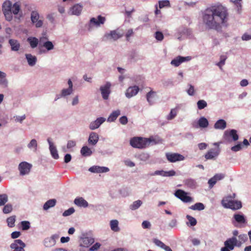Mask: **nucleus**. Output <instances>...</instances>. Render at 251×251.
<instances>
[{"instance_id": "nucleus-39", "label": "nucleus", "mask_w": 251, "mask_h": 251, "mask_svg": "<svg viewBox=\"0 0 251 251\" xmlns=\"http://www.w3.org/2000/svg\"><path fill=\"white\" fill-rule=\"evenodd\" d=\"M110 227L114 231H119L120 229L118 227V221L116 220H113L110 221Z\"/></svg>"}, {"instance_id": "nucleus-60", "label": "nucleus", "mask_w": 251, "mask_h": 251, "mask_svg": "<svg viewBox=\"0 0 251 251\" xmlns=\"http://www.w3.org/2000/svg\"><path fill=\"white\" fill-rule=\"evenodd\" d=\"M142 226L143 228H150L151 227V224L149 221H144L142 224Z\"/></svg>"}, {"instance_id": "nucleus-33", "label": "nucleus", "mask_w": 251, "mask_h": 251, "mask_svg": "<svg viewBox=\"0 0 251 251\" xmlns=\"http://www.w3.org/2000/svg\"><path fill=\"white\" fill-rule=\"evenodd\" d=\"M27 41L32 49L36 48L39 43V40L36 37H29L27 38Z\"/></svg>"}, {"instance_id": "nucleus-53", "label": "nucleus", "mask_w": 251, "mask_h": 251, "mask_svg": "<svg viewBox=\"0 0 251 251\" xmlns=\"http://www.w3.org/2000/svg\"><path fill=\"white\" fill-rule=\"evenodd\" d=\"M153 243L158 247L164 249V247L165 246V244H164L162 241L160 240L157 239H154L153 240Z\"/></svg>"}, {"instance_id": "nucleus-29", "label": "nucleus", "mask_w": 251, "mask_h": 251, "mask_svg": "<svg viewBox=\"0 0 251 251\" xmlns=\"http://www.w3.org/2000/svg\"><path fill=\"white\" fill-rule=\"evenodd\" d=\"M56 202L55 199H51L48 201L44 204L43 209L45 210L49 209L50 208L52 207L55 206Z\"/></svg>"}, {"instance_id": "nucleus-6", "label": "nucleus", "mask_w": 251, "mask_h": 251, "mask_svg": "<svg viewBox=\"0 0 251 251\" xmlns=\"http://www.w3.org/2000/svg\"><path fill=\"white\" fill-rule=\"evenodd\" d=\"M165 155L166 158L170 162L182 161L185 158L182 155L178 153L167 152Z\"/></svg>"}, {"instance_id": "nucleus-21", "label": "nucleus", "mask_w": 251, "mask_h": 251, "mask_svg": "<svg viewBox=\"0 0 251 251\" xmlns=\"http://www.w3.org/2000/svg\"><path fill=\"white\" fill-rule=\"evenodd\" d=\"M48 142L50 145V153L53 158L57 159L59 158V155L57 152L56 147L54 146L53 144L50 141V139H48Z\"/></svg>"}, {"instance_id": "nucleus-52", "label": "nucleus", "mask_w": 251, "mask_h": 251, "mask_svg": "<svg viewBox=\"0 0 251 251\" xmlns=\"http://www.w3.org/2000/svg\"><path fill=\"white\" fill-rule=\"evenodd\" d=\"M73 92V89H71L69 88L68 89H63L61 92V96L65 97L66 96L72 94Z\"/></svg>"}, {"instance_id": "nucleus-22", "label": "nucleus", "mask_w": 251, "mask_h": 251, "mask_svg": "<svg viewBox=\"0 0 251 251\" xmlns=\"http://www.w3.org/2000/svg\"><path fill=\"white\" fill-rule=\"evenodd\" d=\"M47 39H48V38L46 37H41L40 38L39 42H40V44H41L43 42V46L44 47H45L47 50H50L53 49L54 46H53L52 43L49 41L43 42L44 40H47Z\"/></svg>"}, {"instance_id": "nucleus-10", "label": "nucleus", "mask_w": 251, "mask_h": 251, "mask_svg": "<svg viewBox=\"0 0 251 251\" xmlns=\"http://www.w3.org/2000/svg\"><path fill=\"white\" fill-rule=\"evenodd\" d=\"M191 59V56L182 57L178 56L171 61V64L175 67H178L182 63L190 61Z\"/></svg>"}, {"instance_id": "nucleus-61", "label": "nucleus", "mask_w": 251, "mask_h": 251, "mask_svg": "<svg viewBox=\"0 0 251 251\" xmlns=\"http://www.w3.org/2000/svg\"><path fill=\"white\" fill-rule=\"evenodd\" d=\"M100 246V244L99 243H96L93 245L89 249L90 251H96L98 250Z\"/></svg>"}, {"instance_id": "nucleus-26", "label": "nucleus", "mask_w": 251, "mask_h": 251, "mask_svg": "<svg viewBox=\"0 0 251 251\" xmlns=\"http://www.w3.org/2000/svg\"><path fill=\"white\" fill-rule=\"evenodd\" d=\"M226 126V122L223 119L218 120L214 125V128L215 129H224Z\"/></svg>"}, {"instance_id": "nucleus-34", "label": "nucleus", "mask_w": 251, "mask_h": 251, "mask_svg": "<svg viewBox=\"0 0 251 251\" xmlns=\"http://www.w3.org/2000/svg\"><path fill=\"white\" fill-rule=\"evenodd\" d=\"M184 184L191 188H195L196 187V181L191 178H188L184 181Z\"/></svg>"}, {"instance_id": "nucleus-19", "label": "nucleus", "mask_w": 251, "mask_h": 251, "mask_svg": "<svg viewBox=\"0 0 251 251\" xmlns=\"http://www.w3.org/2000/svg\"><path fill=\"white\" fill-rule=\"evenodd\" d=\"M233 218L235 220V222L241 225L243 224L245 225L247 223L246 218L243 214H235L233 215ZM242 226H240L239 227Z\"/></svg>"}, {"instance_id": "nucleus-64", "label": "nucleus", "mask_w": 251, "mask_h": 251, "mask_svg": "<svg viewBox=\"0 0 251 251\" xmlns=\"http://www.w3.org/2000/svg\"><path fill=\"white\" fill-rule=\"evenodd\" d=\"M119 121L121 124L125 125L127 123L128 120L126 116H124L119 119Z\"/></svg>"}, {"instance_id": "nucleus-46", "label": "nucleus", "mask_w": 251, "mask_h": 251, "mask_svg": "<svg viewBox=\"0 0 251 251\" xmlns=\"http://www.w3.org/2000/svg\"><path fill=\"white\" fill-rule=\"evenodd\" d=\"M207 105V102L204 100H200L197 102V106L199 109H202Z\"/></svg>"}, {"instance_id": "nucleus-62", "label": "nucleus", "mask_w": 251, "mask_h": 251, "mask_svg": "<svg viewBox=\"0 0 251 251\" xmlns=\"http://www.w3.org/2000/svg\"><path fill=\"white\" fill-rule=\"evenodd\" d=\"M76 143L75 141L73 140H69L68 141L67 145V148L68 149H71L72 148L74 147L75 146Z\"/></svg>"}, {"instance_id": "nucleus-9", "label": "nucleus", "mask_w": 251, "mask_h": 251, "mask_svg": "<svg viewBox=\"0 0 251 251\" xmlns=\"http://www.w3.org/2000/svg\"><path fill=\"white\" fill-rule=\"evenodd\" d=\"M111 83L107 82L106 84L100 87L102 97L104 100H107L110 93Z\"/></svg>"}, {"instance_id": "nucleus-44", "label": "nucleus", "mask_w": 251, "mask_h": 251, "mask_svg": "<svg viewBox=\"0 0 251 251\" xmlns=\"http://www.w3.org/2000/svg\"><path fill=\"white\" fill-rule=\"evenodd\" d=\"M170 1L168 0H164L159 1V7L160 8H162L165 7H170Z\"/></svg>"}, {"instance_id": "nucleus-57", "label": "nucleus", "mask_w": 251, "mask_h": 251, "mask_svg": "<svg viewBox=\"0 0 251 251\" xmlns=\"http://www.w3.org/2000/svg\"><path fill=\"white\" fill-rule=\"evenodd\" d=\"M5 19L8 21H11L13 19L12 13V12H3Z\"/></svg>"}, {"instance_id": "nucleus-24", "label": "nucleus", "mask_w": 251, "mask_h": 251, "mask_svg": "<svg viewBox=\"0 0 251 251\" xmlns=\"http://www.w3.org/2000/svg\"><path fill=\"white\" fill-rule=\"evenodd\" d=\"M82 10V6L79 4L74 5L71 9L72 13L73 15H79Z\"/></svg>"}, {"instance_id": "nucleus-54", "label": "nucleus", "mask_w": 251, "mask_h": 251, "mask_svg": "<svg viewBox=\"0 0 251 251\" xmlns=\"http://www.w3.org/2000/svg\"><path fill=\"white\" fill-rule=\"evenodd\" d=\"M94 239L93 238H85L83 240V243L86 245L87 247L92 244L94 243Z\"/></svg>"}, {"instance_id": "nucleus-38", "label": "nucleus", "mask_w": 251, "mask_h": 251, "mask_svg": "<svg viewBox=\"0 0 251 251\" xmlns=\"http://www.w3.org/2000/svg\"><path fill=\"white\" fill-rule=\"evenodd\" d=\"M15 221H16V216L13 215V216L8 217L6 220L7 226L9 227H14L15 226Z\"/></svg>"}, {"instance_id": "nucleus-47", "label": "nucleus", "mask_w": 251, "mask_h": 251, "mask_svg": "<svg viewBox=\"0 0 251 251\" xmlns=\"http://www.w3.org/2000/svg\"><path fill=\"white\" fill-rule=\"evenodd\" d=\"M21 226L22 230H27L30 228V223L26 221H22L21 222Z\"/></svg>"}, {"instance_id": "nucleus-20", "label": "nucleus", "mask_w": 251, "mask_h": 251, "mask_svg": "<svg viewBox=\"0 0 251 251\" xmlns=\"http://www.w3.org/2000/svg\"><path fill=\"white\" fill-rule=\"evenodd\" d=\"M99 139V135L97 133L91 132L88 138V143L91 145L94 146L98 143Z\"/></svg>"}, {"instance_id": "nucleus-7", "label": "nucleus", "mask_w": 251, "mask_h": 251, "mask_svg": "<svg viewBox=\"0 0 251 251\" xmlns=\"http://www.w3.org/2000/svg\"><path fill=\"white\" fill-rule=\"evenodd\" d=\"M187 193L186 192L180 189L177 190L175 193L176 197L184 202H189L192 201V198L191 197L187 196Z\"/></svg>"}, {"instance_id": "nucleus-49", "label": "nucleus", "mask_w": 251, "mask_h": 251, "mask_svg": "<svg viewBox=\"0 0 251 251\" xmlns=\"http://www.w3.org/2000/svg\"><path fill=\"white\" fill-rule=\"evenodd\" d=\"M109 35L114 40H116L122 37V35H120L116 30L111 31Z\"/></svg>"}, {"instance_id": "nucleus-59", "label": "nucleus", "mask_w": 251, "mask_h": 251, "mask_svg": "<svg viewBox=\"0 0 251 251\" xmlns=\"http://www.w3.org/2000/svg\"><path fill=\"white\" fill-rule=\"evenodd\" d=\"M217 180L216 179V178L214 177V176L212 177V178H211L209 180H208V184L209 185V187L210 188H212V187H213V186L216 184V183L217 182Z\"/></svg>"}, {"instance_id": "nucleus-4", "label": "nucleus", "mask_w": 251, "mask_h": 251, "mask_svg": "<svg viewBox=\"0 0 251 251\" xmlns=\"http://www.w3.org/2000/svg\"><path fill=\"white\" fill-rule=\"evenodd\" d=\"M220 152V149L218 146L215 148L210 149L204 155V157L206 160L213 159L215 160Z\"/></svg>"}, {"instance_id": "nucleus-43", "label": "nucleus", "mask_w": 251, "mask_h": 251, "mask_svg": "<svg viewBox=\"0 0 251 251\" xmlns=\"http://www.w3.org/2000/svg\"><path fill=\"white\" fill-rule=\"evenodd\" d=\"M27 147L29 149L33 148L34 151H37V143L35 139H32L30 143L28 144Z\"/></svg>"}, {"instance_id": "nucleus-63", "label": "nucleus", "mask_w": 251, "mask_h": 251, "mask_svg": "<svg viewBox=\"0 0 251 251\" xmlns=\"http://www.w3.org/2000/svg\"><path fill=\"white\" fill-rule=\"evenodd\" d=\"M187 93L190 96H193L195 93V90L194 86L191 84H189V88L187 90Z\"/></svg>"}, {"instance_id": "nucleus-41", "label": "nucleus", "mask_w": 251, "mask_h": 251, "mask_svg": "<svg viewBox=\"0 0 251 251\" xmlns=\"http://www.w3.org/2000/svg\"><path fill=\"white\" fill-rule=\"evenodd\" d=\"M177 113V111L176 108L172 109L171 110L170 114L167 116V119L168 120H171L173 119L176 116Z\"/></svg>"}, {"instance_id": "nucleus-1", "label": "nucleus", "mask_w": 251, "mask_h": 251, "mask_svg": "<svg viewBox=\"0 0 251 251\" xmlns=\"http://www.w3.org/2000/svg\"><path fill=\"white\" fill-rule=\"evenodd\" d=\"M228 17L227 8L221 4L211 5L202 12L203 24L210 29L218 30L226 26Z\"/></svg>"}, {"instance_id": "nucleus-15", "label": "nucleus", "mask_w": 251, "mask_h": 251, "mask_svg": "<svg viewBox=\"0 0 251 251\" xmlns=\"http://www.w3.org/2000/svg\"><path fill=\"white\" fill-rule=\"evenodd\" d=\"M139 89L137 86H133L128 87L126 91V96L128 98H130L135 96L139 92Z\"/></svg>"}, {"instance_id": "nucleus-58", "label": "nucleus", "mask_w": 251, "mask_h": 251, "mask_svg": "<svg viewBox=\"0 0 251 251\" xmlns=\"http://www.w3.org/2000/svg\"><path fill=\"white\" fill-rule=\"evenodd\" d=\"M242 148V145L241 143L238 144L237 145L232 147L231 150L233 151L236 152L241 150Z\"/></svg>"}, {"instance_id": "nucleus-40", "label": "nucleus", "mask_w": 251, "mask_h": 251, "mask_svg": "<svg viewBox=\"0 0 251 251\" xmlns=\"http://www.w3.org/2000/svg\"><path fill=\"white\" fill-rule=\"evenodd\" d=\"M142 202L140 200H137L133 202V203L130 205V208L131 210H136L138 209L142 204Z\"/></svg>"}, {"instance_id": "nucleus-42", "label": "nucleus", "mask_w": 251, "mask_h": 251, "mask_svg": "<svg viewBox=\"0 0 251 251\" xmlns=\"http://www.w3.org/2000/svg\"><path fill=\"white\" fill-rule=\"evenodd\" d=\"M8 201V196L6 194L0 195V206L4 205Z\"/></svg>"}, {"instance_id": "nucleus-55", "label": "nucleus", "mask_w": 251, "mask_h": 251, "mask_svg": "<svg viewBox=\"0 0 251 251\" xmlns=\"http://www.w3.org/2000/svg\"><path fill=\"white\" fill-rule=\"evenodd\" d=\"M155 37L158 41H162L164 38V35L161 32L156 31L155 33Z\"/></svg>"}, {"instance_id": "nucleus-37", "label": "nucleus", "mask_w": 251, "mask_h": 251, "mask_svg": "<svg viewBox=\"0 0 251 251\" xmlns=\"http://www.w3.org/2000/svg\"><path fill=\"white\" fill-rule=\"evenodd\" d=\"M21 9V5L19 2H16L12 5V13L14 15H17Z\"/></svg>"}, {"instance_id": "nucleus-28", "label": "nucleus", "mask_w": 251, "mask_h": 251, "mask_svg": "<svg viewBox=\"0 0 251 251\" xmlns=\"http://www.w3.org/2000/svg\"><path fill=\"white\" fill-rule=\"evenodd\" d=\"M25 56L29 65L33 66L36 64L37 61L36 56H33L31 54H26Z\"/></svg>"}, {"instance_id": "nucleus-12", "label": "nucleus", "mask_w": 251, "mask_h": 251, "mask_svg": "<svg viewBox=\"0 0 251 251\" xmlns=\"http://www.w3.org/2000/svg\"><path fill=\"white\" fill-rule=\"evenodd\" d=\"M106 19L104 17L100 15L98 16L97 19L95 18H92L90 20V25H95L99 27L100 25H103L105 23Z\"/></svg>"}, {"instance_id": "nucleus-14", "label": "nucleus", "mask_w": 251, "mask_h": 251, "mask_svg": "<svg viewBox=\"0 0 251 251\" xmlns=\"http://www.w3.org/2000/svg\"><path fill=\"white\" fill-rule=\"evenodd\" d=\"M224 245L231 250H233L235 246H238V242L236 237H232L227 239L225 242Z\"/></svg>"}, {"instance_id": "nucleus-3", "label": "nucleus", "mask_w": 251, "mask_h": 251, "mask_svg": "<svg viewBox=\"0 0 251 251\" xmlns=\"http://www.w3.org/2000/svg\"><path fill=\"white\" fill-rule=\"evenodd\" d=\"M223 205L227 208L233 210L239 209L242 207V203L240 201H234L231 200H223L222 201Z\"/></svg>"}, {"instance_id": "nucleus-31", "label": "nucleus", "mask_w": 251, "mask_h": 251, "mask_svg": "<svg viewBox=\"0 0 251 251\" xmlns=\"http://www.w3.org/2000/svg\"><path fill=\"white\" fill-rule=\"evenodd\" d=\"M3 12H12V3L10 1H6L2 4Z\"/></svg>"}, {"instance_id": "nucleus-25", "label": "nucleus", "mask_w": 251, "mask_h": 251, "mask_svg": "<svg viewBox=\"0 0 251 251\" xmlns=\"http://www.w3.org/2000/svg\"><path fill=\"white\" fill-rule=\"evenodd\" d=\"M9 43L11 46L12 50H19L20 48V44L17 40L14 39H10L9 40Z\"/></svg>"}, {"instance_id": "nucleus-48", "label": "nucleus", "mask_w": 251, "mask_h": 251, "mask_svg": "<svg viewBox=\"0 0 251 251\" xmlns=\"http://www.w3.org/2000/svg\"><path fill=\"white\" fill-rule=\"evenodd\" d=\"M186 218L188 220L190 226H195V225H196L197 222L196 219L195 218L192 217L191 216L187 215L186 216Z\"/></svg>"}, {"instance_id": "nucleus-35", "label": "nucleus", "mask_w": 251, "mask_h": 251, "mask_svg": "<svg viewBox=\"0 0 251 251\" xmlns=\"http://www.w3.org/2000/svg\"><path fill=\"white\" fill-rule=\"evenodd\" d=\"M198 125L200 127L205 128L208 126V122L205 118L202 117L199 120Z\"/></svg>"}, {"instance_id": "nucleus-11", "label": "nucleus", "mask_w": 251, "mask_h": 251, "mask_svg": "<svg viewBox=\"0 0 251 251\" xmlns=\"http://www.w3.org/2000/svg\"><path fill=\"white\" fill-rule=\"evenodd\" d=\"M231 137L234 141L238 140L239 138L237 131L235 129H231L230 130H226L224 133V138L225 140H229V138Z\"/></svg>"}, {"instance_id": "nucleus-50", "label": "nucleus", "mask_w": 251, "mask_h": 251, "mask_svg": "<svg viewBox=\"0 0 251 251\" xmlns=\"http://www.w3.org/2000/svg\"><path fill=\"white\" fill-rule=\"evenodd\" d=\"M12 210V206L10 204H7L4 206L3 208V212L5 214H8Z\"/></svg>"}, {"instance_id": "nucleus-45", "label": "nucleus", "mask_w": 251, "mask_h": 251, "mask_svg": "<svg viewBox=\"0 0 251 251\" xmlns=\"http://www.w3.org/2000/svg\"><path fill=\"white\" fill-rule=\"evenodd\" d=\"M239 242H238V247H240L241 244L245 243L248 239L247 235L246 234H241L238 236Z\"/></svg>"}, {"instance_id": "nucleus-51", "label": "nucleus", "mask_w": 251, "mask_h": 251, "mask_svg": "<svg viewBox=\"0 0 251 251\" xmlns=\"http://www.w3.org/2000/svg\"><path fill=\"white\" fill-rule=\"evenodd\" d=\"M226 59V56L222 55L220 57V61L217 64V65L220 67V68L222 70V66L225 64V61Z\"/></svg>"}, {"instance_id": "nucleus-8", "label": "nucleus", "mask_w": 251, "mask_h": 251, "mask_svg": "<svg viewBox=\"0 0 251 251\" xmlns=\"http://www.w3.org/2000/svg\"><path fill=\"white\" fill-rule=\"evenodd\" d=\"M25 244L20 239L15 240L10 245V248L13 251H25Z\"/></svg>"}, {"instance_id": "nucleus-56", "label": "nucleus", "mask_w": 251, "mask_h": 251, "mask_svg": "<svg viewBox=\"0 0 251 251\" xmlns=\"http://www.w3.org/2000/svg\"><path fill=\"white\" fill-rule=\"evenodd\" d=\"M74 212H75V209H74V208H73V207L70 208L69 209H68V210H65L63 212V216L66 217V216H68L71 215Z\"/></svg>"}, {"instance_id": "nucleus-36", "label": "nucleus", "mask_w": 251, "mask_h": 251, "mask_svg": "<svg viewBox=\"0 0 251 251\" xmlns=\"http://www.w3.org/2000/svg\"><path fill=\"white\" fill-rule=\"evenodd\" d=\"M189 208L193 210H202L204 209V205L201 202H197L194 205H191Z\"/></svg>"}, {"instance_id": "nucleus-17", "label": "nucleus", "mask_w": 251, "mask_h": 251, "mask_svg": "<svg viewBox=\"0 0 251 251\" xmlns=\"http://www.w3.org/2000/svg\"><path fill=\"white\" fill-rule=\"evenodd\" d=\"M59 237L57 234L51 236L50 238H47L44 240V245L47 247H50L53 246L55 243V240Z\"/></svg>"}, {"instance_id": "nucleus-30", "label": "nucleus", "mask_w": 251, "mask_h": 251, "mask_svg": "<svg viewBox=\"0 0 251 251\" xmlns=\"http://www.w3.org/2000/svg\"><path fill=\"white\" fill-rule=\"evenodd\" d=\"M156 95V92L152 90H151L148 92L146 95L147 100L149 103L150 105H152L153 103V100L154 98Z\"/></svg>"}, {"instance_id": "nucleus-16", "label": "nucleus", "mask_w": 251, "mask_h": 251, "mask_svg": "<svg viewBox=\"0 0 251 251\" xmlns=\"http://www.w3.org/2000/svg\"><path fill=\"white\" fill-rule=\"evenodd\" d=\"M105 121V119L103 117L98 118L95 120L91 122L89 125V128L91 130H94L98 128Z\"/></svg>"}, {"instance_id": "nucleus-32", "label": "nucleus", "mask_w": 251, "mask_h": 251, "mask_svg": "<svg viewBox=\"0 0 251 251\" xmlns=\"http://www.w3.org/2000/svg\"><path fill=\"white\" fill-rule=\"evenodd\" d=\"M80 152L84 156H89L92 154V151L87 146H83L80 150Z\"/></svg>"}, {"instance_id": "nucleus-2", "label": "nucleus", "mask_w": 251, "mask_h": 251, "mask_svg": "<svg viewBox=\"0 0 251 251\" xmlns=\"http://www.w3.org/2000/svg\"><path fill=\"white\" fill-rule=\"evenodd\" d=\"M152 143H154V140L152 138H142L135 137L130 140V144L133 148L143 149L149 146Z\"/></svg>"}, {"instance_id": "nucleus-23", "label": "nucleus", "mask_w": 251, "mask_h": 251, "mask_svg": "<svg viewBox=\"0 0 251 251\" xmlns=\"http://www.w3.org/2000/svg\"><path fill=\"white\" fill-rule=\"evenodd\" d=\"M74 203L79 207H86L88 206L87 201L82 197L76 198L74 201Z\"/></svg>"}, {"instance_id": "nucleus-27", "label": "nucleus", "mask_w": 251, "mask_h": 251, "mask_svg": "<svg viewBox=\"0 0 251 251\" xmlns=\"http://www.w3.org/2000/svg\"><path fill=\"white\" fill-rule=\"evenodd\" d=\"M120 115V110H116L113 111L107 119V121L112 122L115 121L118 117Z\"/></svg>"}, {"instance_id": "nucleus-18", "label": "nucleus", "mask_w": 251, "mask_h": 251, "mask_svg": "<svg viewBox=\"0 0 251 251\" xmlns=\"http://www.w3.org/2000/svg\"><path fill=\"white\" fill-rule=\"evenodd\" d=\"M89 171L92 173H100L107 172L109 171V169L107 167L96 166L90 167Z\"/></svg>"}, {"instance_id": "nucleus-5", "label": "nucleus", "mask_w": 251, "mask_h": 251, "mask_svg": "<svg viewBox=\"0 0 251 251\" xmlns=\"http://www.w3.org/2000/svg\"><path fill=\"white\" fill-rule=\"evenodd\" d=\"M31 167L32 165L26 162H22L20 163L18 166V169L20 171V175L24 176L28 174L30 171Z\"/></svg>"}, {"instance_id": "nucleus-13", "label": "nucleus", "mask_w": 251, "mask_h": 251, "mask_svg": "<svg viewBox=\"0 0 251 251\" xmlns=\"http://www.w3.org/2000/svg\"><path fill=\"white\" fill-rule=\"evenodd\" d=\"M39 15L37 11H33L31 13V20L33 23L35 24L36 27H40L43 25V21L39 20Z\"/></svg>"}]
</instances>
